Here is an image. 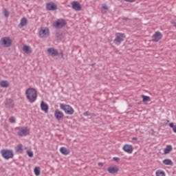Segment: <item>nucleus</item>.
<instances>
[{
  "label": "nucleus",
  "instance_id": "a878e982",
  "mask_svg": "<svg viewBox=\"0 0 176 176\" xmlns=\"http://www.w3.org/2000/svg\"><path fill=\"white\" fill-rule=\"evenodd\" d=\"M16 152H23V144H18L16 148Z\"/></svg>",
  "mask_w": 176,
  "mask_h": 176
},
{
  "label": "nucleus",
  "instance_id": "58836bf2",
  "mask_svg": "<svg viewBox=\"0 0 176 176\" xmlns=\"http://www.w3.org/2000/svg\"><path fill=\"white\" fill-rule=\"evenodd\" d=\"M113 160H116V162H118V160H119V157H113Z\"/></svg>",
  "mask_w": 176,
  "mask_h": 176
},
{
  "label": "nucleus",
  "instance_id": "e433bc0d",
  "mask_svg": "<svg viewBox=\"0 0 176 176\" xmlns=\"http://www.w3.org/2000/svg\"><path fill=\"white\" fill-rule=\"evenodd\" d=\"M133 141H138V138L133 137L132 138Z\"/></svg>",
  "mask_w": 176,
  "mask_h": 176
},
{
  "label": "nucleus",
  "instance_id": "423d86ee",
  "mask_svg": "<svg viewBox=\"0 0 176 176\" xmlns=\"http://www.w3.org/2000/svg\"><path fill=\"white\" fill-rule=\"evenodd\" d=\"M40 38H47L50 35V30L48 28H40L38 31Z\"/></svg>",
  "mask_w": 176,
  "mask_h": 176
},
{
  "label": "nucleus",
  "instance_id": "20e7f679",
  "mask_svg": "<svg viewBox=\"0 0 176 176\" xmlns=\"http://www.w3.org/2000/svg\"><path fill=\"white\" fill-rule=\"evenodd\" d=\"M12 39L10 37H2L0 43L3 47H10L12 46Z\"/></svg>",
  "mask_w": 176,
  "mask_h": 176
},
{
  "label": "nucleus",
  "instance_id": "f3484780",
  "mask_svg": "<svg viewBox=\"0 0 176 176\" xmlns=\"http://www.w3.org/2000/svg\"><path fill=\"white\" fill-rule=\"evenodd\" d=\"M23 51L26 54H30V53H32V50H31V47L28 45H24L23 47Z\"/></svg>",
  "mask_w": 176,
  "mask_h": 176
},
{
  "label": "nucleus",
  "instance_id": "cd10ccee",
  "mask_svg": "<svg viewBox=\"0 0 176 176\" xmlns=\"http://www.w3.org/2000/svg\"><path fill=\"white\" fill-rule=\"evenodd\" d=\"M169 127L173 129V131L176 133V125H175L173 122L169 124Z\"/></svg>",
  "mask_w": 176,
  "mask_h": 176
},
{
  "label": "nucleus",
  "instance_id": "7ed1b4c3",
  "mask_svg": "<svg viewBox=\"0 0 176 176\" xmlns=\"http://www.w3.org/2000/svg\"><path fill=\"white\" fill-rule=\"evenodd\" d=\"M60 109L64 111L65 112V113H67V115H74V112H75L74 109L68 104H60Z\"/></svg>",
  "mask_w": 176,
  "mask_h": 176
},
{
  "label": "nucleus",
  "instance_id": "393cba45",
  "mask_svg": "<svg viewBox=\"0 0 176 176\" xmlns=\"http://www.w3.org/2000/svg\"><path fill=\"white\" fill-rule=\"evenodd\" d=\"M34 174L36 176L41 175V168L39 167L36 166L34 168Z\"/></svg>",
  "mask_w": 176,
  "mask_h": 176
},
{
  "label": "nucleus",
  "instance_id": "bb28decb",
  "mask_svg": "<svg viewBox=\"0 0 176 176\" xmlns=\"http://www.w3.org/2000/svg\"><path fill=\"white\" fill-rule=\"evenodd\" d=\"M56 38L58 39V41H61L63 39V35L60 32H56Z\"/></svg>",
  "mask_w": 176,
  "mask_h": 176
},
{
  "label": "nucleus",
  "instance_id": "ea45409f",
  "mask_svg": "<svg viewBox=\"0 0 176 176\" xmlns=\"http://www.w3.org/2000/svg\"><path fill=\"white\" fill-rule=\"evenodd\" d=\"M98 166H100V167H102V166H104V164L102 162H99Z\"/></svg>",
  "mask_w": 176,
  "mask_h": 176
},
{
  "label": "nucleus",
  "instance_id": "f8f14e48",
  "mask_svg": "<svg viewBox=\"0 0 176 176\" xmlns=\"http://www.w3.org/2000/svg\"><path fill=\"white\" fill-rule=\"evenodd\" d=\"M123 150L124 152H126V153H133V146L130 144H125L123 146Z\"/></svg>",
  "mask_w": 176,
  "mask_h": 176
},
{
  "label": "nucleus",
  "instance_id": "7c9ffc66",
  "mask_svg": "<svg viewBox=\"0 0 176 176\" xmlns=\"http://www.w3.org/2000/svg\"><path fill=\"white\" fill-rule=\"evenodd\" d=\"M27 153L29 157H34V152L31 151H27Z\"/></svg>",
  "mask_w": 176,
  "mask_h": 176
},
{
  "label": "nucleus",
  "instance_id": "dca6fc26",
  "mask_svg": "<svg viewBox=\"0 0 176 176\" xmlns=\"http://www.w3.org/2000/svg\"><path fill=\"white\" fill-rule=\"evenodd\" d=\"M107 171L110 174H116V173H118V171H119V168H118V167L110 166L107 168Z\"/></svg>",
  "mask_w": 176,
  "mask_h": 176
},
{
  "label": "nucleus",
  "instance_id": "f704fd0d",
  "mask_svg": "<svg viewBox=\"0 0 176 176\" xmlns=\"http://www.w3.org/2000/svg\"><path fill=\"white\" fill-rule=\"evenodd\" d=\"M84 116H90V113L89 111L83 113Z\"/></svg>",
  "mask_w": 176,
  "mask_h": 176
},
{
  "label": "nucleus",
  "instance_id": "6e6552de",
  "mask_svg": "<svg viewBox=\"0 0 176 176\" xmlns=\"http://www.w3.org/2000/svg\"><path fill=\"white\" fill-rule=\"evenodd\" d=\"M163 38V34L160 32H156L152 36L153 42H159Z\"/></svg>",
  "mask_w": 176,
  "mask_h": 176
},
{
  "label": "nucleus",
  "instance_id": "a19ab883",
  "mask_svg": "<svg viewBox=\"0 0 176 176\" xmlns=\"http://www.w3.org/2000/svg\"><path fill=\"white\" fill-rule=\"evenodd\" d=\"M126 21H129V19H126Z\"/></svg>",
  "mask_w": 176,
  "mask_h": 176
},
{
  "label": "nucleus",
  "instance_id": "0eeeda50",
  "mask_svg": "<svg viewBox=\"0 0 176 176\" xmlns=\"http://www.w3.org/2000/svg\"><path fill=\"white\" fill-rule=\"evenodd\" d=\"M28 134H30V129L28 127L19 128L18 135L20 137H25V135H28Z\"/></svg>",
  "mask_w": 176,
  "mask_h": 176
},
{
  "label": "nucleus",
  "instance_id": "2eb2a0df",
  "mask_svg": "<svg viewBox=\"0 0 176 176\" xmlns=\"http://www.w3.org/2000/svg\"><path fill=\"white\" fill-rule=\"evenodd\" d=\"M14 107V103L13 102V100L7 99L6 101V108H13Z\"/></svg>",
  "mask_w": 176,
  "mask_h": 176
},
{
  "label": "nucleus",
  "instance_id": "a211bd4d",
  "mask_svg": "<svg viewBox=\"0 0 176 176\" xmlns=\"http://www.w3.org/2000/svg\"><path fill=\"white\" fill-rule=\"evenodd\" d=\"M67 25V23H56L54 24V27L57 29L63 28V27H65Z\"/></svg>",
  "mask_w": 176,
  "mask_h": 176
},
{
  "label": "nucleus",
  "instance_id": "9d476101",
  "mask_svg": "<svg viewBox=\"0 0 176 176\" xmlns=\"http://www.w3.org/2000/svg\"><path fill=\"white\" fill-rule=\"evenodd\" d=\"M57 5L54 2L47 3L46 4V10H56Z\"/></svg>",
  "mask_w": 176,
  "mask_h": 176
},
{
  "label": "nucleus",
  "instance_id": "4be33fe9",
  "mask_svg": "<svg viewBox=\"0 0 176 176\" xmlns=\"http://www.w3.org/2000/svg\"><path fill=\"white\" fill-rule=\"evenodd\" d=\"M1 87H9V82L6 80H2L0 82Z\"/></svg>",
  "mask_w": 176,
  "mask_h": 176
},
{
  "label": "nucleus",
  "instance_id": "72a5a7b5",
  "mask_svg": "<svg viewBox=\"0 0 176 176\" xmlns=\"http://www.w3.org/2000/svg\"><path fill=\"white\" fill-rule=\"evenodd\" d=\"M28 20H27V18L25 17H23L21 19V23H27Z\"/></svg>",
  "mask_w": 176,
  "mask_h": 176
},
{
  "label": "nucleus",
  "instance_id": "5701e85b",
  "mask_svg": "<svg viewBox=\"0 0 176 176\" xmlns=\"http://www.w3.org/2000/svg\"><path fill=\"white\" fill-rule=\"evenodd\" d=\"M141 96L143 98L142 101L144 102V104L151 101V97L145 95H142Z\"/></svg>",
  "mask_w": 176,
  "mask_h": 176
},
{
  "label": "nucleus",
  "instance_id": "1a4fd4ad",
  "mask_svg": "<svg viewBox=\"0 0 176 176\" xmlns=\"http://www.w3.org/2000/svg\"><path fill=\"white\" fill-rule=\"evenodd\" d=\"M72 7L74 10L79 11L82 10V6L78 1H73L72 2Z\"/></svg>",
  "mask_w": 176,
  "mask_h": 176
},
{
  "label": "nucleus",
  "instance_id": "c85d7f7f",
  "mask_svg": "<svg viewBox=\"0 0 176 176\" xmlns=\"http://www.w3.org/2000/svg\"><path fill=\"white\" fill-rule=\"evenodd\" d=\"M54 23H67V21L64 19H59L55 21Z\"/></svg>",
  "mask_w": 176,
  "mask_h": 176
},
{
  "label": "nucleus",
  "instance_id": "aec40b11",
  "mask_svg": "<svg viewBox=\"0 0 176 176\" xmlns=\"http://www.w3.org/2000/svg\"><path fill=\"white\" fill-rule=\"evenodd\" d=\"M60 152L63 154V155H69V151H68V149H67V148L65 147H61L60 148Z\"/></svg>",
  "mask_w": 176,
  "mask_h": 176
},
{
  "label": "nucleus",
  "instance_id": "f257e3e1",
  "mask_svg": "<svg viewBox=\"0 0 176 176\" xmlns=\"http://www.w3.org/2000/svg\"><path fill=\"white\" fill-rule=\"evenodd\" d=\"M26 98L28 100L29 102L32 104L36 101L38 98V94L36 93V89L34 88H29L25 91Z\"/></svg>",
  "mask_w": 176,
  "mask_h": 176
},
{
  "label": "nucleus",
  "instance_id": "c9c22d12",
  "mask_svg": "<svg viewBox=\"0 0 176 176\" xmlns=\"http://www.w3.org/2000/svg\"><path fill=\"white\" fill-rule=\"evenodd\" d=\"M102 9H104V10H108V6L107 5H104L102 6Z\"/></svg>",
  "mask_w": 176,
  "mask_h": 176
},
{
  "label": "nucleus",
  "instance_id": "412c9836",
  "mask_svg": "<svg viewBox=\"0 0 176 176\" xmlns=\"http://www.w3.org/2000/svg\"><path fill=\"white\" fill-rule=\"evenodd\" d=\"M162 163L165 164V166H173V161H171L170 159L164 160Z\"/></svg>",
  "mask_w": 176,
  "mask_h": 176
},
{
  "label": "nucleus",
  "instance_id": "4468645a",
  "mask_svg": "<svg viewBox=\"0 0 176 176\" xmlns=\"http://www.w3.org/2000/svg\"><path fill=\"white\" fill-rule=\"evenodd\" d=\"M41 108L45 113H47V112H49V106L43 101H42L41 103Z\"/></svg>",
  "mask_w": 176,
  "mask_h": 176
},
{
  "label": "nucleus",
  "instance_id": "6ab92c4d",
  "mask_svg": "<svg viewBox=\"0 0 176 176\" xmlns=\"http://www.w3.org/2000/svg\"><path fill=\"white\" fill-rule=\"evenodd\" d=\"M171 151H173V146H171V145H167L164 151V155H168Z\"/></svg>",
  "mask_w": 176,
  "mask_h": 176
},
{
  "label": "nucleus",
  "instance_id": "473e14b6",
  "mask_svg": "<svg viewBox=\"0 0 176 176\" xmlns=\"http://www.w3.org/2000/svg\"><path fill=\"white\" fill-rule=\"evenodd\" d=\"M9 121L10 122V123H16V118H14V117H11L9 119Z\"/></svg>",
  "mask_w": 176,
  "mask_h": 176
},
{
  "label": "nucleus",
  "instance_id": "2f4dec72",
  "mask_svg": "<svg viewBox=\"0 0 176 176\" xmlns=\"http://www.w3.org/2000/svg\"><path fill=\"white\" fill-rule=\"evenodd\" d=\"M27 25V23H21L19 24L18 27L19 28H23V27H25Z\"/></svg>",
  "mask_w": 176,
  "mask_h": 176
},
{
  "label": "nucleus",
  "instance_id": "39448f33",
  "mask_svg": "<svg viewBox=\"0 0 176 176\" xmlns=\"http://www.w3.org/2000/svg\"><path fill=\"white\" fill-rule=\"evenodd\" d=\"M1 153L4 159L9 160V159H12L13 151L8 149H3L1 151Z\"/></svg>",
  "mask_w": 176,
  "mask_h": 176
},
{
  "label": "nucleus",
  "instance_id": "ddd939ff",
  "mask_svg": "<svg viewBox=\"0 0 176 176\" xmlns=\"http://www.w3.org/2000/svg\"><path fill=\"white\" fill-rule=\"evenodd\" d=\"M47 52L51 54V56H53L54 57H56V56H58V52L53 47H50L47 49Z\"/></svg>",
  "mask_w": 176,
  "mask_h": 176
},
{
  "label": "nucleus",
  "instance_id": "4c0bfd02",
  "mask_svg": "<svg viewBox=\"0 0 176 176\" xmlns=\"http://www.w3.org/2000/svg\"><path fill=\"white\" fill-rule=\"evenodd\" d=\"M125 2H135V0H124Z\"/></svg>",
  "mask_w": 176,
  "mask_h": 176
},
{
  "label": "nucleus",
  "instance_id": "b1692460",
  "mask_svg": "<svg viewBox=\"0 0 176 176\" xmlns=\"http://www.w3.org/2000/svg\"><path fill=\"white\" fill-rule=\"evenodd\" d=\"M155 175L156 176H166V173L162 170H157L155 172Z\"/></svg>",
  "mask_w": 176,
  "mask_h": 176
},
{
  "label": "nucleus",
  "instance_id": "c756f323",
  "mask_svg": "<svg viewBox=\"0 0 176 176\" xmlns=\"http://www.w3.org/2000/svg\"><path fill=\"white\" fill-rule=\"evenodd\" d=\"M3 13L5 16V17H9V11H8L6 9L3 10Z\"/></svg>",
  "mask_w": 176,
  "mask_h": 176
},
{
  "label": "nucleus",
  "instance_id": "9b49d317",
  "mask_svg": "<svg viewBox=\"0 0 176 176\" xmlns=\"http://www.w3.org/2000/svg\"><path fill=\"white\" fill-rule=\"evenodd\" d=\"M54 116L56 119V120H61L64 118V113L63 112L60 111V110L56 109L54 113Z\"/></svg>",
  "mask_w": 176,
  "mask_h": 176
},
{
  "label": "nucleus",
  "instance_id": "f03ea898",
  "mask_svg": "<svg viewBox=\"0 0 176 176\" xmlns=\"http://www.w3.org/2000/svg\"><path fill=\"white\" fill-rule=\"evenodd\" d=\"M115 36L114 43L118 46L126 39V34L124 33L117 32L115 34Z\"/></svg>",
  "mask_w": 176,
  "mask_h": 176
}]
</instances>
